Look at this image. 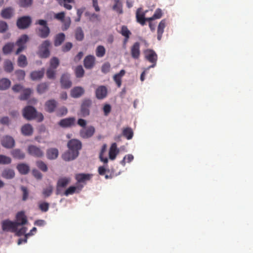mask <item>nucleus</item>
<instances>
[{
    "label": "nucleus",
    "instance_id": "obj_1",
    "mask_svg": "<svg viewBox=\"0 0 253 253\" xmlns=\"http://www.w3.org/2000/svg\"><path fill=\"white\" fill-rule=\"evenodd\" d=\"M23 115L25 119L28 120L37 118L39 119V121L41 122L43 119L42 114L38 113L35 108L31 106H28L23 109Z\"/></svg>",
    "mask_w": 253,
    "mask_h": 253
},
{
    "label": "nucleus",
    "instance_id": "obj_2",
    "mask_svg": "<svg viewBox=\"0 0 253 253\" xmlns=\"http://www.w3.org/2000/svg\"><path fill=\"white\" fill-rule=\"evenodd\" d=\"M35 24H39L42 26V27L39 28L37 29L38 36L42 39L46 38L50 33V29L47 26L46 21L40 19L37 21Z\"/></svg>",
    "mask_w": 253,
    "mask_h": 253
},
{
    "label": "nucleus",
    "instance_id": "obj_3",
    "mask_svg": "<svg viewBox=\"0 0 253 253\" xmlns=\"http://www.w3.org/2000/svg\"><path fill=\"white\" fill-rule=\"evenodd\" d=\"M50 44L48 40H45L39 46L38 54L41 58H46L49 56Z\"/></svg>",
    "mask_w": 253,
    "mask_h": 253
},
{
    "label": "nucleus",
    "instance_id": "obj_4",
    "mask_svg": "<svg viewBox=\"0 0 253 253\" xmlns=\"http://www.w3.org/2000/svg\"><path fill=\"white\" fill-rule=\"evenodd\" d=\"M145 58L152 65L148 67L146 70H149L151 68H154L156 66L158 60V56L156 53L152 49H147L144 51Z\"/></svg>",
    "mask_w": 253,
    "mask_h": 253
},
{
    "label": "nucleus",
    "instance_id": "obj_5",
    "mask_svg": "<svg viewBox=\"0 0 253 253\" xmlns=\"http://www.w3.org/2000/svg\"><path fill=\"white\" fill-rule=\"evenodd\" d=\"M1 224L2 230L4 232L14 233L17 231V228L18 227L15 221L6 219L2 221Z\"/></svg>",
    "mask_w": 253,
    "mask_h": 253
},
{
    "label": "nucleus",
    "instance_id": "obj_6",
    "mask_svg": "<svg viewBox=\"0 0 253 253\" xmlns=\"http://www.w3.org/2000/svg\"><path fill=\"white\" fill-rule=\"evenodd\" d=\"M95 131V127L92 126L82 128L80 130V136L84 139H87L92 137Z\"/></svg>",
    "mask_w": 253,
    "mask_h": 253
},
{
    "label": "nucleus",
    "instance_id": "obj_7",
    "mask_svg": "<svg viewBox=\"0 0 253 253\" xmlns=\"http://www.w3.org/2000/svg\"><path fill=\"white\" fill-rule=\"evenodd\" d=\"M31 19L29 16H23L17 20V26L19 29L27 28L31 23Z\"/></svg>",
    "mask_w": 253,
    "mask_h": 253
},
{
    "label": "nucleus",
    "instance_id": "obj_8",
    "mask_svg": "<svg viewBox=\"0 0 253 253\" xmlns=\"http://www.w3.org/2000/svg\"><path fill=\"white\" fill-rule=\"evenodd\" d=\"M28 152L30 155L38 158H41L44 155L43 152L40 148L33 145L28 146Z\"/></svg>",
    "mask_w": 253,
    "mask_h": 253
},
{
    "label": "nucleus",
    "instance_id": "obj_9",
    "mask_svg": "<svg viewBox=\"0 0 253 253\" xmlns=\"http://www.w3.org/2000/svg\"><path fill=\"white\" fill-rule=\"evenodd\" d=\"M68 147L69 149L74 152L79 153V150L82 148L81 142L77 139H71L68 143Z\"/></svg>",
    "mask_w": 253,
    "mask_h": 253
},
{
    "label": "nucleus",
    "instance_id": "obj_10",
    "mask_svg": "<svg viewBox=\"0 0 253 253\" xmlns=\"http://www.w3.org/2000/svg\"><path fill=\"white\" fill-rule=\"evenodd\" d=\"M1 143L3 147L7 149H11L14 146L15 141L12 137L6 135L1 139Z\"/></svg>",
    "mask_w": 253,
    "mask_h": 253
},
{
    "label": "nucleus",
    "instance_id": "obj_11",
    "mask_svg": "<svg viewBox=\"0 0 253 253\" xmlns=\"http://www.w3.org/2000/svg\"><path fill=\"white\" fill-rule=\"evenodd\" d=\"M70 179L68 177L60 178L58 179L57 186L56 194L59 195L61 193V188H65L69 183Z\"/></svg>",
    "mask_w": 253,
    "mask_h": 253
},
{
    "label": "nucleus",
    "instance_id": "obj_12",
    "mask_svg": "<svg viewBox=\"0 0 253 253\" xmlns=\"http://www.w3.org/2000/svg\"><path fill=\"white\" fill-rule=\"evenodd\" d=\"M107 95V88L104 85L98 86L95 90V96L98 99H103Z\"/></svg>",
    "mask_w": 253,
    "mask_h": 253
},
{
    "label": "nucleus",
    "instance_id": "obj_13",
    "mask_svg": "<svg viewBox=\"0 0 253 253\" xmlns=\"http://www.w3.org/2000/svg\"><path fill=\"white\" fill-rule=\"evenodd\" d=\"M130 53L131 57L134 59H138L140 55V43L138 42H135L132 45L130 48Z\"/></svg>",
    "mask_w": 253,
    "mask_h": 253
},
{
    "label": "nucleus",
    "instance_id": "obj_14",
    "mask_svg": "<svg viewBox=\"0 0 253 253\" xmlns=\"http://www.w3.org/2000/svg\"><path fill=\"white\" fill-rule=\"evenodd\" d=\"M16 221H15V222H16L17 227L24 225L27 222V219L24 211L18 212L16 214Z\"/></svg>",
    "mask_w": 253,
    "mask_h": 253
},
{
    "label": "nucleus",
    "instance_id": "obj_15",
    "mask_svg": "<svg viewBox=\"0 0 253 253\" xmlns=\"http://www.w3.org/2000/svg\"><path fill=\"white\" fill-rule=\"evenodd\" d=\"M61 86L64 88H69L72 85V82L70 80V76L68 74H63L60 79Z\"/></svg>",
    "mask_w": 253,
    "mask_h": 253
},
{
    "label": "nucleus",
    "instance_id": "obj_16",
    "mask_svg": "<svg viewBox=\"0 0 253 253\" xmlns=\"http://www.w3.org/2000/svg\"><path fill=\"white\" fill-rule=\"evenodd\" d=\"M75 119L74 117H70L61 120L59 125L63 127H68L75 125Z\"/></svg>",
    "mask_w": 253,
    "mask_h": 253
},
{
    "label": "nucleus",
    "instance_id": "obj_17",
    "mask_svg": "<svg viewBox=\"0 0 253 253\" xmlns=\"http://www.w3.org/2000/svg\"><path fill=\"white\" fill-rule=\"evenodd\" d=\"M79 153L74 152L71 150L65 152L62 156V159L65 161H70L75 159L79 155Z\"/></svg>",
    "mask_w": 253,
    "mask_h": 253
},
{
    "label": "nucleus",
    "instance_id": "obj_18",
    "mask_svg": "<svg viewBox=\"0 0 253 253\" xmlns=\"http://www.w3.org/2000/svg\"><path fill=\"white\" fill-rule=\"evenodd\" d=\"M84 67L87 69L92 68L95 64V57L93 55H88L85 57L84 61Z\"/></svg>",
    "mask_w": 253,
    "mask_h": 253
},
{
    "label": "nucleus",
    "instance_id": "obj_19",
    "mask_svg": "<svg viewBox=\"0 0 253 253\" xmlns=\"http://www.w3.org/2000/svg\"><path fill=\"white\" fill-rule=\"evenodd\" d=\"M92 174L89 173H78L76 175V179L79 183H84L86 181H89L92 177Z\"/></svg>",
    "mask_w": 253,
    "mask_h": 253
},
{
    "label": "nucleus",
    "instance_id": "obj_20",
    "mask_svg": "<svg viewBox=\"0 0 253 253\" xmlns=\"http://www.w3.org/2000/svg\"><path fill=\"white\" fill-rule=\"evenodd\" d=\"M84 92V89L82 87L76 86L71 90V96L73 98H79L81 97Z\"/></svg>",
    "mask_w": 253,
    "mask_h": 253
},
{
    "label": "nucleus",
    "instance_id": "obj_21",
    "mask_svg": "<svg viewBox=\"0 0 253 253\" xmlns=\"http://www.w3.org/2000/svg\"><path fill=\"white\" fill-rule=\"evenodd\" d=\"M119 152V150L117 148V144L116 143H113L110 148L109 152L110 159L111 160H115Z\"/></svg>",
    "mask_w": 253,
    "mask_h": 253
},
{
    "label": "nucleus",
    "instance_id": "obj_22",
    "mask_svg": "<svg viewBox=\"0 0 253 253\" xmlns=\"http://www.w3.org/2000/svg\"><path fill=\"white\" fill-rule=\"evenodd\" d=\"M21 133L25 136H30L33 133V128L32 126L29 124L23 126L21 129Z\"/></svg>",
    "mask_w": 253,
    "mask_h": 253
},
{
    "label": "nucleus",
    "instance_id": "obj_23",
    "mask_svg": "<svg viewBox=\"0 0 253 253\" xmlns=\"http://www.w3.org/2000/svg\"><path fill=\"white\" fill-rule=\"evenodd\" d=\"M166 20L163 19L159 23L157 29V39L160 41L162 39L163 34L164 31V29L166 27Z\"/></svg>",
    "mask_w": 253,
    "mask_h": 253
},
{
    "label": "nucleus",
    "instance_id": "obj_24",
    "mask_svg": "<svg viewBox=\"0 0 253 253\" xmlns=\"http://www.w3.org/2000/svg\"><path fill=\"white\" fill-rule=\"evenodd\" d=\"M125 73V70H121L119 73L116 74L113 77V80L118 87H121L122 85V78Z\"/></svg>",
    "mask_w": 253,
    "mask_h": 253
},
{
    "label": "nucleus",
    "instance_id": "obj_25",
    "mask_svg": "<svg viewBox=\"0 0 253 253\" xmlns=\"http://www.w3.org/2000/svg\"><path fill=\"white\" fill-rule=\"evenodd\" d=\"M58 150L56 148H50L46 151L47 158L49 160H54L58 156Z\"/></svg>",
    "mask_w": 253,
    "mask_h": 253
},
{
    "label": "nucleus",
    "instance_id": "obj_26",
    "mask_svg": "<svg viewBox=\"0 0 253 253\" xmlns=\"http://www.w3.org/2000/svg\"><path fill=\"white\" fill-rule=\"evenodd\" d=\"M57 106V102L54 100H50L45 103V110L49 113L53 112Z\"/></svg>",
    "mask_w": 253,
    "mask_h": 253
},
{
    "label": "nucleus",
    "instance_id": "obj_27",
    "mask_svg": "<svg viewBox=\"0 0 253 253\" xmlns=\"http://www.w3.org/2000/svg\"><path fill=\"white\" fill-rule=\"evenodd\" d=\"M114 4L112 7L113 10L115 11L118 14H122L123 13V3L120 0H114Z\"/></svg>",
    "mask_w": 253,
    "mask_h": 253
},
{
    "label": "nucleus",
    "instance_id": "obj_28",
    "mask_svg": "<svg viewBox=\"0 0 253 253\" xmlns=\"http://www.w3.org/2000/svg\"><path fill=\"white\" fill-rule=\"evenodd\" d=\"M1 176L7 179H12L15 176V172L12 169H5L2 171Z\"/></svg>",
    "mask_w": 253,
    "mask_h": 253
},
{
    "label": "nucleus",
    "instance_id": "obj_29",
    "mask_svg": "<svg viewBox=\"0 0 253 253\" xmlns=\"http://www.w3.org/2000/svg\"><path fill=\"white\" fill-rule=\"evenodd\" d=\"M44 69H42L40 71H35L32 72L31 74V78L32 80H39L41 79L44 75Z\"/></svg>",
    "mask_w": 253,
    "mask_h": 253
},
{
    "label": "nucleus",
    "instance_id": "obj_30",
    "mask_svg": "<svg viewBox=\"0 0 253 253\" xmlns=\"http://www.w3.org/2000/svg\"><path fill=\"white\" fill-rule=\"evenodd\" d=\"M65 35L64 33H61L57 34L54 38V44L55 46L60 45L65 41Z\"/></svg>",
    "mask_w": 253,
    "mask_h": 253
},
{
    "label": "nucleus",
    "instance_id": "obj_31",
    "mask_svg": "<svg viewBox=\"0 0 253 253\" xmlns=\"http://www.w3.org/2000/svg\"><path fill=\"white\" fill-rule=\"evenodd\" d=\"M141 8H139L137 10L136 13V21L138 23H140L141 25L144 26L145 25V14L144 12L140 13Z\"/></svg>",
    "mask_w": 253,
    "mask_h": 253
},
{
    "label": "nucleus",
    "instance_id": "obj_32",
    "mask_svg": "<svg viewBox=\"0 0 253 253\" xmlns=\"http://www.w3.org/2000/svg\"><path fill=\"white\" fill-rule=\"evenodd\" d=\"M122 135L128 140L132 139L133 136V132L132 128L129 127L123 128Z\"/></svg>",
    "mask_w": 253,
    "mask_h": 253
},
{
    "label": "nucleus",
    "instance_id": "obj_33",
    "mask_svg": "<svg viewBox=\"0 0 253 253\" xmlns=\"http://www.w3.org/2000/svg\"><path fill=\"white\" fill-rule=\"evenodd\" d=\"M17 169L19 172L22 174H27L30 170L28 165L25 164H20L17 166Z\"/></svg>",
    "mask_w": 253,
    "mask_h": 253
},
{
    "label": "nucleus",
    "instance_id": "obj_34",
    "mask_svg": "<svg viewBox=\"0 0 253 253\" xmlns=\"http://www.w3.org/2000/svg\"><path fill=\"white\" fill-rule=\"evenodd\" d=\"M13 14V9L11 7H8L3 9L1 11V16L5 19L11 18Z\"/></svg>",
    "mask_w": 253,
    "mask_h": 253
},
{
    "label": "nucleus",
    "instance_id": "obj_35",
    "mask_svg": "<svg viewBox=\"0 0 253 253\" xmlns=\"http://www.w3.org/2000/svg\"><path fill=\"white\" fill-rule=\"evenodd\" d=\"M11 155L13 158L18 159H23L25 158V154L20 149H15L11 152Z\"/></svg>",
    "mask_w": 253,
    "mask_h": 253
},
{
    "label": "nucleus",
    "instance_id": "obj_36",
    "mask_svg": "<svg viewBox=\"0 0 253 253\" xmlns=\"http://www.w3.org/2000/svg\"><path fill=\"white\" fill-rule=\"evenodd\" d=\"M3 68L5 72L11 73L13 70V65L12 62L9 60H5L3 64Z\"/></svg>",
    "mask_w": 253,
    "mask_h": 253
},
{
    "label": "nucleus",
    "instance_id": "obj_37",
    "mask_svg": "<svg viewBox=\"0 0 253 253\" xmlns=\"http://www.w3.org/2000/svg\"><path fill=\"white\" fill-rule=\"evenodd\" d=\"M14 46V43L8 42L5 44L2 48V52L4 54L7 55L11 52Z\"/></svg>",
    "mask_w": 253,
    "mask_h": 253
},
{
    "label": "nucleus",
    "instance_id": "obj_38",
    "mask_svg": "<svg viewBox=\"0 0 253 253\" xmlns=\"http://www.w3.org/2000/svg\"><path fill=\"white\" fill-rule=\"evenodd\" d=\"M11 82L7 79L3 78L0 80V90L7 89L10 86Z\"/></svg>",
    "mask_w": 253,
    "mask_h": 253
},
{
    "label": "nucleus",
    "instance_id": "obj_39",
    "mask_svg": "<svg viewBox=\"0 0 253 253\" xmlns=\"http://www.w3.org/2000/svg\"><path fill=\"white\" fill-rule=\"evenodd\" d=\"M17 64L20 67H25L27 65L28 62L25 55L21 54L18 57Z\"/></svg>",
    "mask_w": 253,
    "mask_h": 253
},
{
    "label": "nucleus",
    "instance_id": "obj_40",
    "mask_svg": "<svg viewBox=\"0 0 253 253\" xmlns=\"http://www.w3.org/2000/svg\"><path fill=\"white\" fill-rule=\"evenodd\" d=\"M32 93L30 88H26L23 90V93L20 95L19 98L21 100H27Z\"/></svg>",
    "mask_w": 253,
    "mask_h": 253
},
{
    "label": "nucleus",
    "instance_id": "obj_41",
    "mask_svg": "<svg viewBox=\"0 0 253 253\" xmlns=\"http://www.w3.org/2000/svg\"><path fill=\"white\" fill-rule=\"evenodd\" d=\"M106 50L103 45H98L96 49L95 54L98 57H102L105 54Z\"/></svg>",
    "mask_w": 253,
    "mask_h": 253
},
{
    "label": "nucleus",
    "instance_id": "obj_42",
    "mask_svg": "<svg viewBox=\"0 0 253 253\" xmlns=\"http://www.w3.org/2000/svg\"><path fill=\"white\" fill-rule=\"evenodd\" d=\"M75 38L77 40L79 41H82L84 39V34L81 27L77 28L75 32Z\"/></svg>",
    "mask_w": 253,
    "mask_h": 253
},
{
    "label": "nucleus",
    "instance_id": "obj_43",
    "mask_svg": "<svg viewBox=\"0 0 253 253\" xmlns=\"http://www.w3.org/2000/svg\"><path fill=\"white\" fill-rule=\"evenodd\" d=\"M28 37L26 35H22L16 42L17 45L25 46V44L28 40Z\"/></svg>",
    "mask_w": 253,
    "mask_h": 253
},
{
    "label": "nucleus",
    "instance_id": "obj_44",
    "mask_svg": "<svg viewBox=\"0 0 253 253\" xmlns=\"http://www.w3.org/2000/svg\"><path fill=\"white\" fill-rule=\"evenodd\" d=\"M48 84L46 83H41L37 87V91L40 93H42L47 90Z\"/></svg>",
    "mask_w": 253,
    "mask_h": 253
},
{
    "label": "nucleus",
    "instance_id": "obj_45",
    "mask_svg": "<svg viewBox=\"0 0 253 253\" xmlns=\"http://www.w3.org/2000/svg\"><path fill=\"white\" fill-rule=\"evenodd\" d=\"M59 65V60L57 57H54L50 59L49 68L56 69Z\"/></svg>",
    "mask_w": 253,
    "mask_h": 253
},
{
    "label": "nucleus",
    "instance_id": "obj_46",
    "mask_svg": "<svg viewBox=\"0 0 253 253\" xmlns=\"http://www.w3.org/2000/svg\"><path fill=\"white\" fill-rule=\"evenodd\" d=\"M11 159L10 157L3 155H0V164L7 165L10 164Z\"/></svg>",
    "mask_w": 253,
    "mask_h": 253
},
{
    "label": "nucleus",
    "instance_id": "obj_47",
    "mask_svg": "<svg viewBox=\"0 0 253 253\" xmlns=\"http://www.w3.org/2000/svg\"><path fill=\"white\" fill-rule=\"evenodd\" d=\"M75 74L77 78H82L84 76V71L81 65L78 66L76 68Z\"/></svg>",
    "mask_w": 253,
    "mask_h": 253
},
{
    "label": "nucleus",
    "instance_id": "obj_48",
    "mask_svg": "<svg viewBox=\"0 0 253 253\" xmlns=\"http://www.w3.org/2000/svg\"><path fill=\"white\" fill-rule=\"evenodd\" d=\"M15 74L18 81L23 80L25 77V72L22 70H17L15 71Z\"/></svg>",
    "mask_w": 253,
    "mask_h": 253
},
{
    "label": "nucleus",
    "instance_id": "obj_49",
    "mask_svg": "<svg viewBox=\"0 0 253 253\" xmlns=\"http://www.w3.org/2000/svg\"><path fill=\"white\" fill-rule=\"evenodd\" d=\"M53 187L51 185H49L47 187L43 189L42 194L44 197H48L51 195Z\"/></svg>",
    "mask_w": 253,
    "mask_h": 253
},
{
    "label": "nucleus",
    "instance_id": "obj_50",
    "mask_svg": "<svg viewBox=\"0 0 253 253\" xmlns=\"http://www.w3.org/2000/svg\"><path fill=\"white\" fill-rule=\"evenodd\" d=\"M33 3V0H19V5L22 7L30 6Z\"/></svg>",
    "mask_w": 253,
    "mask_h": 253
},
{
    "label": "nucleus",
    "instance_id": "obj_51",
    "mask_svg": "<svg viewBox=\"0 0 253 253\" xmlns=\"http://www.w3.org/2000/svg\"><path fill=\"white\" fill-rule=\"evenodd\" d=\"M120 33L122 36L126 38H129V36L131 35V32L126 26H123L122 27Z\"/></svg>",
    "mask_w": 253,
    "mask_h": 253
},
{
    "label": "nucleus",
    "instance_id": "obj_52",
    "mask_svg": "<svg viewBox=\"0 0 253 253\" xmlns=\"http://www.w3.org/2000/svg\"><path fill=\"white\" fill-rule=\"evenodd\" d=\"M37 166L43 172L47 171L48 169L46 165L42 161H37L36 163Z\"/></svg>",
    "mask_w": 253,
    "mask_h": 253
},
{
    "label": "nucleus",
    "instance_id": "obj_53",
    "mask_svg": "<svg viewBox=\"0 0 253 253\" xmlns=\"http://www.w3.org/2000/svg\"><path fill=\"white\" fill-rule=\"evenodd\" d=\"M62 22L63 23L62 29L64 31L67 30L71 24V20L69 17L65 19L64 21H62Z\"/></svg>",
    "mask_w": 253,
    "mask_h": 253
},
{
    "label": "nucleus",
    "instance_id": "obj_54",
    "mask_svg": "<svg viewBox=\"0 0 253 253\" xmlns=\"http://www.w3.org/2000/svg\"><path fill=\"white\" fill-rule=\"evenodd\" d=\"M55 69L49 68L46 71L47 77L49 79H53L55 78Z\"/></svg>",
    "mask_w": 253,
    "mask_h": 253
},
{
    "label": "nucleus",
    "instance_id": "obj_55",
    "mask_svg": "<svg viewBox=\"0 0 253 253\" xmlns=\"http://www.w3.org/2000/svg\"><path fill=\"white\" fill-rule=\"evenodd\" d=\"M39 209L43 212H46L48 209L49 205L47 202H42L39 204Z\"/></svg>",
    "mask_w": 253,
    "mask_h": 253
},
{
    "label": "nucleus",
    "instance_id": "obj_56",
    "mask_svg": "<svg viewBox=\"0 0 253 253\" xmlns=\"http://www.w3.org/2000/svg\"><path fill=\"white\" fill-rule=\"evenodd\" d=\"M81 116L83 117H85L89 114V108L87 107H84L83 106H81Z\"/></svg>",
    "mask_w": 253,
    "mask_h": 253
},
{
    "label": "nucleus",
    "instance_id": "obj_57",
    "mask_svg": "<svg viewBox=\"0 0 253 253\" xmlns=\"http://www.w3.org/2000/svg\"><path fill=\"white\" fill-rule=\"evenodd\" d=\"M73 44L70 42H67L62 46V50L64 52L69 51L72 47Z\"/></svg>",
    "mask_w": 253,
    "mask_h": 253
},
{
    "label": "nucleus",
    "instance_id": "obj_58",
    "mask_svg": "<svg viewBox=\"0 0 253 253\" xmlns=\"http://www.w3.org/2000/svg\"><path fill=\"white\" fill-rule=\"evenodd\" d=\"M76 189L77 188L75 186H70L64 192V195L66 196L69 195H72L75 192Z\"/></svg>",
    "mask_w": 253,
    "mask_h": 253
},
{
    "label": "nucleus",
    "instance_id": "obj_59",
    "mask_svg": "<svg viewBox=\"0 0 253 253\" xmlns=\"http://www.w3.org/2000/svg\"><path fill=\"white\" fill-rule=\"evenodd\" d=\"M21 190L23 192L22 200L23 201H26L28 199V195H29L28 190L26 187L23 186L21 187Z\"/></svg>",
    "mask_w": 253,
    "mask_h": 253
},
{
    "label": "nucleus",
    "instance_id": "obj_60",
    "mask_svg": "<svg viewBox=\"0 0 253 253\" xmlns=\"http://www.w3.org/2000/svg\"><path fill=\"white\" fill-rule=\"evenodd\" d=\"M110 69V64L109 63H104L101 67V71L103 73H107Z\"/></svg>",
    "mask_w": 253,
    "mask_h": 253
},
{
    "label": "nucleus",
    "instance_id": "obj_61",
    "mask_svg": "<svg viewBox=\"0 0 253 253\" xmlns=\"http://www.w3.org/2000/svg\"><path fill=\"white\" fill-rule=\"evenodd\" d=\"M103 112L105 116H108L111 111V106L110 104H106L104 105L103 108Z\"/></svg>",
    "mask_w": 253,
    "mask_h": 253
},
{
    "label": "nucleus",
    "instance_id": "obj_62",
    "mask_svg": "<svg viewBox=\"0 0 253 253\" xmlns=\"http://www.w3.org/2000/svg\"><path fill=\"white\" fill-rule=\"evenodd\" d=\"M152 16L154 20L161 18L162 16V12L161 9L160 8L157 9Z\"/></svg>",
    "mask_w": 253,
    "mask_h": 253
},
{
    "label": "nucleus",
    "instance_id": "obj_63",
    "mask_svg": "<svg viewBox=\"0 0 253 253\" xmlns=\"http://www.w3.org/2000/svg\"><path fill=\"white\" fill-rule=\"evenodd\" d=\"M8 26L5 22L0 21V33H3L7 29Z\"/></svg>",
    "mask_w": 253,
    "mask_h": 253
},
{
    "label": "nucleus",
    "instance_id": "obj_64",
    "mask_svg": "<svg viewBox=\"0 0 253 253\" xmlns=\"http://www.w3.org/2000/svg\"><path fill=\"white\" fill-rule=\"evenodd\" d=\"M65 13L64 12H61L59 13H58L55 15V18L56 19H58L59 20H60L61 21H64L65 19Z\"/></svg>",
    "mask_w": 253,
    "mask_h": 253
}]
</instances>
